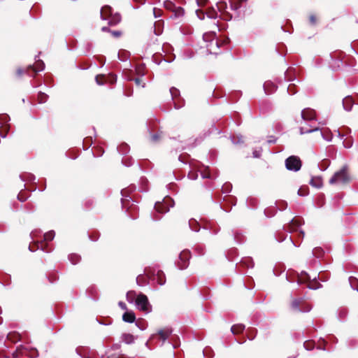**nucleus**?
Here are the masks:
<instances>
[{"instance_id": "f257e3e1", "label": "nucleus", "mask_w": 358, "mask_h": 358, "mask_svg": "<svg viewBox=\"0 0 358 358\" xmlns=\"http://www.w3.org/2000/svg\"><path fill=\"white\" fill-rule=\"evenodd\" d=\"M135 189L134 186L129 187L126 189H123L121 190V194L122 198L121 199V203L122 208L125 209L127 212L129 210L132 211L129 213V217L132 219H135L136 217L135 214V210L137 206L134 204V201L131 199V197L129 195V193L133 191Z\"/></svg>"}, {"instance_id": "f03ea898", "label": "nucleus", "mask_w": 358, "mask_h": 358, "mask_svg": "<svg viewBox=\"0 0 358 358\" xmlns=\"http://www.w3.org/2000/svg\"><path fill=\"white\" fill-rule=\"evenodd\" d=\"M174 206V201L169 196L164 199L162 202L157 201L155 204L156 214L152 215V220L155 221L159 220L162 218L158 214H164L169 211L170 208Z\"/></svg>"}, {"instance_id": "7ed1b4c3", "label": "nucleus", "mask_w": 358, "mask_h": 358, "mask_svg": "<svg viewBox=\"0 0 358 358\" xmlns=\"http://www.w3.org/2000/svg\"><path fill=\"white\" fill-rule=\"evenodd\" d=\"M38 356V351L36 349H29L27 347L20 345L13 352V358H35Z\"/></svg>"}, {"instance_id": "20e7f679", "label": "nucleus", "mask_w": 358, "mask_h": 358, "mask_svg": "<svg viewBox=\"0 0 358 358\" xmlns=\"http://www.w3.org/2000/svg\"><path fill=\"white\" fill-rule=\"evenodd\" d=\"M348 168L344 166L340 171L336 172L330 178L329 183L333 185L336 183L345 184L349 182L350 177L348 173Z\"/></svg>"}, {"instance_id": "39448f33", "label": "nucleus", "mask_w": 358, "mask_h": 358, "mask_svg": "<svg viewBox=\"0 0 358 358\" xmlns=\"http://www.w3.org/2000/svg\"><path fill=\"white\" fill-rule=\"evenodd\" d=\"M291 308L296 313H308L311 310V306L303 298H297L292 300Z\"/></svg>"}, {"instance_id": "423d86ee", "label": "nucleus", "mask_w": 358, "mask_h": 358, "mask_svg": "<svg viewBox=\"0 0 358 358\" xmlns=\"http://www.w3.org/2000/svg\"><path fill=\"white\" fill-rule=\"evenodd\" d=\"M135 303L140 310L144 311L147 313L152 310V306L148 301V298L144 294L140 293L137 296Z\"/></svg>"}, {"instance_id": "0eeeda50", "label": "nucleus", "mask_w": 358, "mask_h": 358, "mask_svg": "<svg viewBox=\"0 0 358 358\" xmlns=\"http://www.w3.org/2000/svg\"><path fill=\"white\" fill-rule=\"evenodd\" d=\"M285 167L287 170L296 172L301 168V161L300 158L295 155L287 157L285 162Z\"/></svg>"}, {"instance_id": "6e6552de", "label": "nucleus", "mask_w": 358, "mask_h": 358, "mask_svg": "<svg viewBox=\"0 0 358 358\" xmlns=\"http://www.w3.org/2000/svg\"><path fill=\"white\" fill-rule=\"evenodd\" d=\"M190 257V251L188 250H185L180 253L178 259L175 262V264L180 270L185 269L189 266V261Z\"/></svg>"}, {"instance_id": "1a4fd4ad", "label": "nucleus", "mask_w": 358, "mask_h": 358, "mask_svg": "<svg viewBox=\"0 0 358 358\" xmlns=\"http://www.w3.org/2000/svg\"><path fill=\"white\" fill-rule=\"evenodd\" d=\"M10 120V117L7 114L0 115V136L3 138L7 136L10 129V125L8 123Z\"/></svg>"}, {"instance_id": "9d476101", "label": "nucleus", "mask_w": 358, "mask_h": 358, "mask_svg": "<svg viewBox=\"0 0 358 358\" xmlns=\"http://www.w3.org/2000/svg\"><path fill=\"white\" fill-rule=\"evenodd\" d=\"M38 57L36 56V64L33 65H29L27 68L26 72L30 76H34V75L40 71H42L45 69V64L44 62L39 59H36Z\"/></svg>"}, {"instance_id": "9b49d317", "label": "nucleus", "mask_w": 358, "mask_h": 358, "mask_svg": "<svg viewBox=\"0 0 358 358\" xmlns=\"http://www.w3.org/2000/svg\"><path fill=\"white\" fill-rule=\"evenodd\" d=\"M222 200L225 202V204L220 203L219 208L220 210H225L226 212H229L231 207L236 206L237 201L236 197L231 195L224 196Z\"/></svg>"}, {"instance_id": "f8f14e48", "label": "nucleus", "mask_w": 358, "mask_h": 358, "mask_svg": "<svg viewBox=\"0 0 358 358\" xmlns=\"http://www.w3.org/2000/svg\"><path fill=\"white\" fill-rule=\"evenodd\" d=\"M220 43L217 38L211 40L209 43L206 44V47L207 48V51L210 54H215L218 53V50L220 49Z\"/></svg>"}, {"instance_id": "ddd939ff", "label": "nucleus", "mask_w": 358, "mask_h": 358, "mask_svg": "<svg viewBox=\"0 0 358 358\" xmlns=\"http://www.w3.org/2000/svg\"><path fill=\"white\" fill-rule=\"evenodd\" d=\"M301 118L304 121H312L315 120V111L310 108H304L301 110Z\"/></svg>"}, {"instance_id": "4468645a", "label": "nucleus", "mask_w": 358, "mask_h": 358, "mask_svg": "<svg viewBox=\"0 0 358 358\" xmlns=\"http://www.w3.org/2000/svg\"><path fill=\"white\" fill-rule=\"evenodd\" d=\"M301 224L302 222L301 218H293L289 221L288 225L286 227V230L289 233H292L294 231H296V229L299 227Z\"/></svg>"}, {"instance_id": "2eb2a0df", "label": "nucleus", "mask_w": 358, "mask_h": 358, "mask_svg": "<svg viewBox=\"0 0 358 358\" xmlns=\"http://www.w3.org/2000/svg\"><path fill=\"white\" fill-rule=\"evenodd\" d=\"M263 87H264V92L266 94H271L274 93L278 88L277 85L271 80L266 81L264 83Z\"/></svg>"}, {"instance_id": "dca6fc26", "label": "nucleus", "mask_w": 358, "mask_h": 358, "mask_svg": "<svg viewBox=\"0 0 358 358\" xmlns=\"http://www.w3.org/2000/svg\"><path fill=\"white\" fill-rule=\"evenodd\" d=\"M295 75V69L293 67H289L285 73V79L287 82L296 81L297 83H299V80L296 79Z\"/></svg>"}, {"instance_id": "f3484780", "label": "nucleus", "mask_w": 358, "mask_h": 358, "mask_svg": "<svg viewBox=\"0 0 358 358\" xmlns=\"http://www.w3.org/2000/svg\"><path fill=\"white\" fill-rule=\"evenodd\" d=\"M203 228L208 230L213 235L217 234L220 231V227L217 223H212L210 222H206V225Z\"/></svg>"}, {"instance_id": "a211bd4d", "label": "nucleus", "mask_w": 358, "mask_h": 358, "mask_svg": "<svg viewBox=\"0 0 358 358\" xmlns=\"http://www.w3.org/2000/svg\"><path fill=\"white\" fill-rule=\"evenodd\" d=\"M241 266L252 268L254 266L253 259L249 257L242 258L239 264H236V267L238 268V271L240 270Z\"/></svg>"}, {"instance_id": "6ab92c4d", "label": "nucleus", "mask_w": 358, "mask_h": 358, "mask_svg": "<svg viewBox=\"0 0 358 358\" xmlns=\"http://www.w3.org/2000/svg\"><path fill=\"white\" fill-rule=\"evenodd\" d=\"M113 14V8L110 6H104L101 8L100 11L101 18L103 20H108Z\"/></svg>"}, {"instance_id": "aec40b11", "label": "nucleus", "mask_w": 358, "mask_h": 358, "mask_svg": "<svg viewBox=\"0 0 358 358\" xmlns=\"http://www.w3.org/2000/svg\"><path fill=\"white\" fill-rule=\"evenodd\" d=\"M342 103L344 110L350 111L355 102L351 96H347L343 99Z\"/></svg>"}, {"instance_id": "412c9836", "label": "nucleus", "mask_w": 358, "mask_h": 358, "mask_svg": "<svg viewBox=\"0 0 358 358\" xmlns=\"http://www.w3.org/2000/svg\"><path fill=\"white\" fill-rule=\"evenodd\" d=\"M122 320L127 323L136 322V315L132 310H126L122 315Z\"/></svg>"}, {"instance_id": "4be33fe9", "label": "nucleus", "mask_w": 358, "mask_h": 358, "mask_svg": "<svg viewBox=\"0 0 358 358\" xmlns=\"http://www.w3.org/2000/svg\"><path fill=\"white\" fill-rule=\"evenodd\" d=\"M76 351V353L82 358H93V355L90 353V350L87 348H77Z\"/></svg>"}, {"instance_id": "5701e85b", "label": "nucleus", "mask_w": 358, "mask_h": 358, "mask_svg": "<svg viewBox=\"0 0 358 358\" xmlns=\"http://www.w3.org/2000/svg\"><path fill=\"white\" fill-rule=\"evenodd\" d=\"M171 333L172 329L171 328H165L159 329L157 332V334L164 343L171 336Z\"/></svg>"}, {"instance_id": "b1692460", "label": "nucleus", "mask_w": 358, "mask_h": 358, "mask_svg": "<svg viewBox=\"0 0 358 358\" xmlns=\"http://www.w3.org/2000/svg\"><path fill=\"white\" fill-rule=\"evenodd\" d=\"M121 341L125 344L130 345L135 342V336L131 334L124 333L122 334L120 337Z\"/></svg>"}, {"instance_id": "393cba45", "label": "nucleus", "mask_w": 358, "mask_h": 358, "mask_svg": "<svg viewBox=\"0 0 358 358\" xmlns=\"http://www.w3.org/2000/svg\"><path fill=\"white\" fill-rule=\"evenodd\" d=\"M108 24L110 26H115L121 21V15L120 13H116L115 14H112L111 16L108 18Z\"/></svg>"}, {"instance_id": "a878e982", "label": "nucleus", "mask_w": 358, "mask_h": 358, "mask_svg": "<svg viewBox=\"0 0 358 358\" xmlns=\"http://www.w3.org/2000/svg\"><path fill=\"white\" fill-rule=\"evenodd\" d=\"M234 241L238 243H243L245 241V236L238 230H235L232 231Z\"/></svg>"}, {"instance_id": "bb28decb", "label": "nucleus", "mask_w": 358, "mask_h": 358, "mask_svg": "<svg viewBox=\"0 0 358 358\" xmlns=\"http://www.w3.org/2000/svg\"><path fill=\"white\" fill-rule=\"evenodd\" d=\"M258 203V199L254 196H249L246 201L247 207L250 209L257 208Z\"/></svg>"}, {"instance_id": "cd10ccee", "label": "nucleus", "mask_w": 358, "mask_h": 358, "mask_svg": "<svg viewBox=\"0 0 358 358\" xmlns=\"http://www.w3.org/2000/svg\"><path fill=\"white\" fill-rule=\"evenodd\" d=\"M348 315V309L345 307L339 308L337 310V317L339 321L343 322Z\"/></svg>"}, {"instance_id": "c85d7f7f", "label": "nucleus", "mask_w": 358, "mask_h": 358, "mask_svg": "<svg viewBox=\"0 0 358 358\" xmlns=\"http://www.w3.org/2000/svg\"><path fill=\"white\" fill-rule=\"evenodd\" d=\"M21 335L16 331L9 332L7 335V339L12 343H17L21 340Z\"/></svg>"}, {"instance_id": "c756f323", "label": "nucleus", "mask_w": 358, "mask_h": 358, "mask_svg": "<svg viewBox=\"0 0 358 358\" xmlns=\"http://www.w3.org/2000/svg\"><path fill=\"white\" fill-rule=\"evenodd\" d=\"M154 280L159 285H164L166 283V278L164 272L162 271H158L156 277L154 278Z\"/></svg>"}, {"instance_id": "7c9ffc66", "label": "nucleus", "mask_w": 358, "mask_h": 358, "mask_svg": "<svg viewBox=\"0 0 358 358\" xmlns=\"http://www.w3.org/2000/svg\"><path fill=\"white\" fill-rule=\"evenodd\" d=\"M310 185L314 187L320 189L322 186V180L320 177H313L310 180Z\"/></svg>"}, {"instance_id": "2f4dec72", "label": "nucleus", "mask_w": 358, "mask_h": 358, "mask_svg": "<svg viewBox=\"0 0 358 358\" xmlns=\"http://www.w3.org/2000/svg\"><path fill=\"white\" fill-rule=\"evenodd\" d=\"M22 181L26 182H34L36 176L31 173H23L20 176Z\"/></svg>"}, {"instance_id": "473e14b6", "label": "nucleus", "mask_w": 358, "mask_h": 358, "mask_svg": "<svg viewBox=\"0 0 358 358\" xmlns=\"http://www.w3.org/2000/svg\"><path fill=\"white\" fill-rule=\"evenodd\" d=\"M245 328V327L244 324H234L231 327V331L233 334H238L243 332L244 331Z\"/></svg>"}, {"instance_id": "72a5a7b5", "label": "nucleus", "mask_w": 358, "mask_h": 358, "mask_svg": "<svg viewBox=\"0 0 358 358\" xmlns=\"http://www.w3.org/2000/svg\"><path fill=\"white\" fill-rule=\"evenodd\" d=\"M184 9L180 6H176V8L172 11V15L171 17L178 18L184 15Z\"/></svg>"}, {"instance_id": "f704fd0d", "label": "nucleus", "mask_w": 358, "mask_h": 358, "mask_svg": "<svg viewBox=\"0 0 358 358\" xmlns=\"http://www.w3.org/2000/svg\"><path fill=\"white\" fill-rule=\"evenodd\" d=\"M189 229L195 232H198L200 230V225L195 219H190L188 222Z\"/></svg>"}, {"instance_id": "c9c22d12", "label": "nucleus", "mask_w": 358, "mask_h": 358, "mask_svg": "<svg viewBox=\"0 0 358 358\" xmlns=\"http://www.w3.org/2000/svg\"><path fill=\"white\" fill-rule=\"evenodd\" d=\"M136 283L139 286H145L148 284V278L144 275L140 274L136 277Z\"/></svg>"}, {"instance_id": "e433bc0d", "label": "nucleus", "mask_w": 358, "mask_h": 358, "mask_svg": "<svg viewBox=\"0 0 358 358\" xmlns=\"http://www.w3.org/2000/svg\"><path fill=\"white\" fill-rule=\"evenodd\" d=\"M310 279L308 273L306 271H302L300 276L296 278V282L298 285H301Z\"/></svg>"}, {"instance_id": "4c0bfd02", "label": "nucleus", "mask_w": 358, "mask_h": 358, "mask_svg": "<svg viewBox=\"0 0 358 358\" xmlns=\"http://www.w3.org/2000/svg\"><path fill=\"white\" fill-rule=\"evenodd\" d=\"M349 282L351 287L358 292V274L357 276H350Z\"/></svg>"}, {"instance_id": "58836bf2", "label": "nucleus", "mask_w": 358, "mask_h": 358, "mask_svg": "<svg viewBox=\"0 0 358 358\" xmlns=\"http://www.w3.org/2000/svg\"><path fill=\"white\" fill-rule=\"evenodd\" d=\"M117 149L120 154L127 155L129 151V146L126 143H122L117 148Z\"/></svg>"}, {"instance_id": "ea45409f", "label": "nucleus", "mask_w": 358, "mask_h": 358, "mask_svg": "<svg viewBox=\"0 0 358 358\" xmlns=\"http://www.w3.org/2000/svg\"><path fill=\"white\" fill-rule=\"evenodd\" d=\"M138 295H136V293L135 291L131 290L127 292L126 294L127 300L129 303H133L134 302L136 303V299Z\"/></svg>"}, {"instance_id": "a19ab883", "label": "nucleus", "mask_w": 358, "mask_h": 358, "mask_svg": "<svg viewBox=\"0 0 358 358\" xmlns=\"http://www.w3.org/2000/svg\"><path fill=\"white\" fill-rule=\"evenodd\" d=\"M205 15L207 16V17L210 19L215 20L218 17V14L217 10L214 8H209L205 13Z\"/></svg>"}, {"instance_id": "79ce46f5", "label": "nucleus", "mask_w": 358, "mask_h": 358, "mask_svg": "<svg viewBox=\"0 0 358 358\" xmlns=\"http://www.w3.org/2000/svg\"><path fill=\"white\" fill-rule=\"evenodd\" d=\"M229 3L233 10L238 11L242 7V3L239 0H230Z\"/></svg>"}, {"instance_id": "37998d69", "label": "nucleus", "mask_w": 358, "mask_h": 358, "mask_svg": "<svg viewBox=\"0 0 358 358\" xmlns=\"http://www.w3.org/2000/svg\"><path fill=\"white\" fill-rule=\"evenodd\" d=\"M215 38L216 36L215 32L205 33L203 35V40L206 44L209 43L211 40L215 39Z\"/></svg>"}, {"instance_id": "c03bdc74", "label": "nucleus", "mask_w": 358, "mask_h": 358, "mask_svg": "<svg viewBox=\"0 0 358 358\" xmlns=\"http://www.w3.org/2000/svg\"><path fill=\"white\" fill-rule=\"evenodd\" d=\"M55 236V232L54 230H50L43 234L44 241H50L54 239Z\"/></svg>"}, {"instance_id": "a18cd8bd", "label": "nucleus", "mask_w": 358, "mask_h": 358, "mask_svg": "<svg viewBox=\"0 0 358 358\" xmlns=\"http://www.w3.org/2000/svg\"><path fill=\"white\" fill-rule=\"evenodd\" d=\"M174 103V108L176 109H180L185 105V101L180 96L173 100Z\"/></svg>"}, {"instance_id": "49530a36", "label": "nucleus", "mask_w": 358, "mask_h": 358, "mask_svg": "<svg viewBox=\"0 0 358 358\" xmlns=\"http://www.w3.org/2000/svg\"><path fill=\"white\" fill-rule=\"evenodd\" d=\"M320 130V128L316 127H313L311 129H306L303 127H300L299 129V131H300V134L303 135V134H310V133H313L314 131H319Z\"/></svg>"}, {"instance_id": "de8ad7c7", "label": "nucleus", "mask_w": 358, "mask_h": 358, "mask_svg": "<svg viewBox=\"0 0 358 358\" xmlns=\"http://www.w3.org/2000/svg\"><path fill=\"white\" fill-rule=\"evenodd\" d=\"M69 259L73 264H78L80 260V256L78 254L72 253L69 255Z\"/></svg>"}, {"instance_id": "09e8293b", "label": "nucleus", "mask_w": 358, "mask_h": 358, "mask_svg": "<svg viewBox=\"0 0 358 358\" xmlns=\"http://www.w3.org/2000/svg\"><path fill=\"white\" fill-rule=\"evenodd\" d=\"M312 253H313V256H315V257L320 258L322 257L324 252L322 248L317 247L313 250Z\"/></svg>"}, {"instance_id": "8fccbe9b", "label": "nucleus", "mask_w": 358, "mask_h": 358, "mask_svg": "<svg viewBox=\"0 0 358 358\" xmlns=\"http://www.w3.org/2000/svg\"><path fill=\"white\" fill-rule=\"evenodd\" d=\"M169 91H170V94H171L172 100H174L176 98H178L180 96V91L177 88L172 87L170 88Z\"/></svg>"}, {"instance_id": "3c124183", "label": "nucleus", "mask_w": 358, "mask_h": 358, "mask_svg": "<svg viewBox=\"0 0 358 358\" xmlns=\"http://www.w3.org/2000/svg\"><path fill=\"white\" fill-rule=\"evenodd\" d=\"M232 189V185L229 182H225L222 187V192L223 194L231 192Z\"/></svg>"}, {"instance_id": "603ef678", "label": "nucleus", "mask_w": 358, "mask_h": 358, "mask_svg": "<svg viewBox=\"0 0 358 358\" xmlns=\"http://www.w3.org/2000/svg\"><path fill=\"white\" fill-rule=\"evenodd\" d=\"M48 99V95L44 92H39L38 94V100L40 103H45Z\"/></svg>"}, {"instance_id": "864d4df0", "label": "nucleus", "mask_w": 358, "mask_h": 358, "mask_svg": "<svg viewBox=\"0 0 358 358\" xmlns=\"http://www.w3.org/2000/svg\"><path fill=\"white\" fill-rule=\"evenodd\" d=\"M320 135L327 141H331L332 140V134L330 131H320Z\"/></svg>"}, {"instance_id": "5fc2aeb1", "label": "nucleus", "mask_w": 358, "mask_h": 358, "mask_svg": "<svg viewBox=\"0 0 358 358\" xmlns=\"http://www.w3.org/2000/svg\"><path fill=\"white\" fill-rule=\"evenodd\" d=\"M298 195L300 196H305L309 194V189L308 187H301L297 192Z\"/></svg>"}, {"instance_id": "6e6d98bb", "label": "nucleus", "mask_w": 358, "mask_h": 358, "mask_svg": "<svg viewBox=\"0 0 358 358\" xmlns=\"http://www.w3.org/2000/svg\"><path fill=\"white\" fill-rule=\"evenodd\" d=\"M296 85L295 83H290L287 87V93L290 95H293L296 94Z\"/></svg>"}, {"instance_id": "4d7b16f0", "label": "nucleus", "mask_w": 358, "mask_h": 358, "mask_svg": "<svg viewBox=\"0 0 358 358\" xmlns=\"http://www.w3.org/2000/svg\"><path fill=\"white\" fill-rule=\"evenodd\" d=\"M133 162H134V160L132 159V158H131L129 157H124L122 159V163L125 166H127V167L131 166L133 164Z\"/></svg>"}, {"instance_id": "13d9d810", "label": "nucleus", "mask_w": 358, "mask_h": 358, "mask_svg": "<svg viewBox=\"0 0 358 358\" xmlns=\"http://www.w3.org/2000/svg\"><path fill=\"white\" fill-rule=\"evenodd\" d=\"M330 164V161L329 159H324L319 164V168L322 171H325Z\"/></svg>"}, {"instance_id": "bf43d9fd", "label": "nucleus", "mask_w": 358, "mask_h": 358, "mask_svg": "<svg viewBox=\"0 0 358 358\" xmlns=\"http://www.w3.org/2000/svg\"><path fill=\"white\" fill-rule=\"evenodd\" d=\"M303 347L306 350H312L315 348V343L312 341H306L303 343Z\"/></svg>"}, {"instance_id": "052dcab7", "label": "nucleus", "mask_w": 358, "mask_h": 358, "mask_svg": "<svg viewBox=\"0 0 358 358\" xmlns=\"http://www.w3.org/2000/svg\"><path fill=\"white\" fill-rule=\"evenodd\" d=\"M136 326L141 331L145 330L147 328V324L145 321L141 320H137L136 321Z\"/></svg>"}, {"instance_id": "680f3d73", "label": "nucleus", "mask_w": 358, "mask_h": 358, "mask_svg": "<svg viewBox=\"0 0 358 358\" xmlns=\"http://www.w3.org/2000/svg\"><path fill=\"white\" fill-rule=\"evenodd\" d=\"M164 7L169 10L173 11V10L176 8V5L171 1H165L164 3Z\"/></svg>"}, {"instance_id": "e2e57ef3", "label": "nucleus", "mask_w": 358, "mask_h": 358, "mask_svg": "<svg viewBox=\"0 0 358 358\" xmlns=\"http://www.w3.org/2000/svg\"><path fill=\"white\" fill-rule=\"evenodd\" d=\"M127 79H128L129 80H134V83H136V85H138V86L141 85L142 87H145V83H143L141 85L142 80H141V79L140 78H130V77H127Z\"/></svg>"}, {"instance_id": "0e129e2a", "label": "nucleus", "mask_w": 358, "mask_h": 358, "mask_svg": "<svg viewBox=\"0 0 358 358\" xmlns=\"http://www.w3.org/2000/svg\"><path fill=\"white\" fill-rule=\"evenodd\" d=\"M88 236L92 241H98L100 236V234L98 231H94L92 234H89Z\"/></svg>"}, {"instance_id": "69168bd1", "label": "nucleus", "mask_w": 358, "mask_h": 358, "mask_svg": "<svg viewBox=\"0 0 358 358\" xmlns=\"http://www.w3.org/2000/svg\"><path fill=\"white\" fill-rule=\"evenodd\" d=\"M194 251L199 255H203L205 252L204 246L203 245H196L194 248Z\"/></svg>"}, {"instance_id": "338daca9", "label": "nucleus", "mask_w": 358, "mask_h": 358, "mask_svg": "<svg viewBox=\"0 0 358 358\" xmlns=\"http://www.w3.org/2000/svg\"><path fill=\"white\" fill-rule=\"evenodd\" d=\"M140 181L143 185L141 190L146 192L148 190V188L146 187L148 182V180L144 177H141Z\"/></svg>"}, {"instance_id": "774afa93", "label": "nucleus", "mask_w": 358, "mask_h": 358, "mask_svg": "<svg viewBox=\"0 0 358 358\" xmlns=\"http://www.w3.org/2000/svg\"><path fill=\"white\" fill-rule=\"evenodd\" d=\"M94 202L93 199H87L85 202V208L87 210L91 209L94 205Z\"/></svg>"}]
</instances>
